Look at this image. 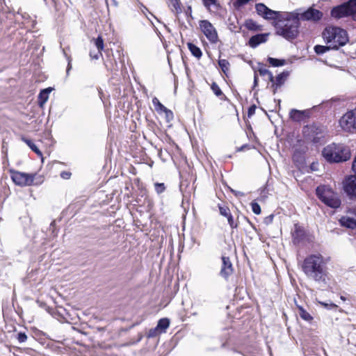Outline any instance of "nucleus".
Wrapping results in <instances>:
<instances>
[{
    "label": "nucleus",
    "instance_id": "obj_17",
    "mask_svg": "<svg viewBox=\"0 0 356 356\" xmlns=\"http://www.w3.org/2000/svg\"><path fill=\"white\" fill-rule=\"evenodd\" d=\"M288 76H289V73L284 72L278 74L277 76V77L275 78V79H274V81L272 82L273 83L272 86L274 88V92L279 87H280L284 83V81L286 80V79L287 78Z\"/></svg>",
    "mask_w": 356,
    "mask_h": 356
},
{
    "label": "nucleus",
    "instance_id": "obj_44",
    "mask_svg": "<svg viewBox=\"0 0 356 356\" xmlns=\"http://www.w3.org/2000/svg\"><path fill=\"white\" fill-rule=\"evenodd\" d=\"M341 299L342 300H345V298H344L343 296H341Z\"/></svg>",
    "mask_w": 356,
    "mask_h": 356
},
{
    "label": "nucleus",
    "instance_id": "obj_14",
    "mask_svg": "<svg viewBox=\"0 0 356 356\" xmlns=\"http://www.w3.org/2000/svg\"><path fill=\"white\" fill-rule=\"evenodd\" d=\"M331 15L332 17L335 18H341L343 17L348 16L349 13L346 4H343L339 6L334 8L331 12Z\"/></svg>",
    "mask_w": 356,
    "mask_h": 356
},
{
    "label": "nucleus",
    "instance_id": "obj_35",
    "mask_svg": "<svg viewBox=\"0 0 356 356\" xmlns=\"http://www.w3.org/2000/svg\"><path fill=\"white\" fill-rule=\"evenodd\" d=\"M165 186L163 184L156 183L155 184V190L157 193L160 194L165 191Z\"/></svg>",
    "mask_w": 356,
    "mask_h": 356
},
{
    "label": "nucleus",
    "instance_id": "obj_25",
    "mask_svg": "<svg viewBox=\"0 0 356 356\" xmlns=\"http://www.w3.org/2000/svg\"><path fill=\"white\" fill-rule=\"evenodd\" d=\"M169 6H170L172 11L179 13L181 11V5L179 0H168Z\"/></svg>",
    "mask_w": 356,
    "mask_h": 356
},
{
    "label": "nucleus",
    "instance_id": "obj_19",
    "mask_svg": "<svg viewBox=\"0 0 356 356\" xmlns=\"http://www.w3.org/2000/svg\"><path fill=\"white\" fill-rule=\"evenodd\" d=\"M298 314L302 319L305 321L310 322L313 320L312 315L307 312L302 307L298 306Z\"/></svg>",
    "mask_w": 356,
    "mask_h": 356
},
{
    "label": "nucleus",
    "instance_id": "obj_41",
    "mask_svg": "<svg viewBox=\"0 0 356 356\" xmlns=\"http://www.w3.org/2000/svg\"><path fill=\"white\" fill-rule=\"evenodd\" d=\"M352 170L355 174H356V156L353 159V163H352Z\"/></svg>",
    "mask_w": 356,
    "mask_h": 356
},
{
    "label": "nucleus",
    "instance_id": "obj_20",
    "mask_svg": "<svg viewBox=\"0 0 356 356\" xmlns=\"http://www.w3.org/2000/svg\"><path fill=\"white\" fill-rule=\"evenodd\" d=\"M349 15H352L353 17L356 19V0H350L346 3Z\"/></svg>",
    "mask_w": 356,
    "mask_h": 356
},
{
    "label": "nucleus",
    "instance_id": "obj_45",
    "mask_svg": "<svg viewBox=\"0 0 356 356\" xmlns=\"http://www.w3.org/2000/svg\"><path fill=\"white\" fill-rule=\"evenodd\" d=\"M70 63L69 62V63H68V66H70ZM70 67H68V70H70Z\"/></svg>",
    "mask_w": 356,
    "mask_h": 356
},
{
    "label": "nucleus",
    "instance_id": "obj_22",
    "mask_svg": "<svg viewBox=\"0 0 356 356\" xmlns=\"http://www.w3.org/2000/svg\"><path fill=\"white\" fill-rule=\"evenodd\" d=\"M22 140L38 156L42 158V154L41 151L31 140L26 138H22Z\"/></svg>",
    "mask_w": 356,
    "mask_h": 356
},
{
    "label": "nucleus",
    "instance_id": "obj_5",
    "mask_svg": "<svg viewBox=\"0 0 356 356\" xmlns=\"http://www.w3.org/2000/svg\"><path fill=\"white\" fill-rule=\"evenodd\" d=\"M9 172L14 184L21 187L40 185L44 181V177L38 173H26L13 169L9 170Z\"/></svg>",
    "mask_w": 356,
    "mask_h": 356
},
{
    "label": "nucleus",
    "instance_id": "obj_37",
    "mask_svg": "<svg viewBox=\"0 0 356 356\" xmlns=\"http://www.w3.org/2000/svg\"><path fill=\"white\" fill-rule=\"evenodd\" d=\"M163 113H165V118L168 121H170L171 120H172L173 113L170 110L166 108V110L163 111Z\"/></svg>",
    "mask_w": 356,
    "mask_h": 356
},
{
    "label": "nucleus",
    "instance_id": "obj_6",
    "mask_svg": "<svg viewBox=\"0 0 356 356\" xmlns=\"http://www.w3.org/2000/svg\"><path fill=\"white\" fill-rule=\"evenodd\" d=\"M318 198L325 205L332 209H337L341 202L338 194L329 186L321 185L316 189Z\"/></svg>",
    "mask_w": 356,
    "mask_h": 356
},
{
    "label": "nucleus",
    "instance_id": "obj_10",
    "mask_svg": "<svg viewBox=\"0 0 356 356\" xmlns=\"http://www.w3.org/2000/svg\"><path fill=\"white\" fill-rule=\"evenodd\" d=\"M343 191L350 197H356V174L349 175L342 182Z\"/></svg>",
    "mask_w": 356,
    "mask_h": 356
},
{
    "label": "nucleus",
    "instance_id": "obj_15",
    "mask_svg": "<svg viewBox=\"0 0 356 356\" xmlns=\"http://www.w3.org/2000/svg\"><path fill=\"white\" fill-rule=\"evenodd\" d=\"M222 259L223 265L221 269V274L225 277H227L232 272V265L228 257H222Z\"/></svg>",
    "mask_w": 356,
    "mask_h": 356
},
{
    "label": "nucleus",
    "instance_id": "obj_27",
    "mask_svg": "<svg viewBox=\"0 0 356 356\" xmlns=\"http://www.w3.org/2000/svg\"><path fill=\"white\" fill-rule=\"evenodd\" d=\"M268 60L269 63L273 67L283 66L286 63L284 60H280L270 57L268 58Z\"/></svg>",
    "mask_w": 356,
    "mask_h": 356
},
{
    "label": "nucleus",
    "instance_id": "obj_8",
    "mask_svg": "<svg viewBox=\"0 0 356 356\" xmlns=\"http://www.w3.org/2000/svg\"><path fill=\"white\" fill-rule=\"evenodd\" d=\"M199 29L207 39L212 44H216L219 39L216 29L207 19L199 21Z\"/></svg>",
    "mask_w": 356,
    "mask_h": 356
},
{
    "label": "nucleus",
    "instance_id": "obj_3",
    "mask_svg": "<svg viewBox=\"0 0 356 356\" xmlns=\"http://www.w3.org/2000/svg\"><path fill=\"white\" fill-rule=\"evenodd\" d=\"M323 38L332 49L344 46L349 40L346 31L337 26L325 28L323 32Z\"/></svg>",
    "mask_w": 356,
    "mask_h": 356
},
{
    "label": "nucleus",
    "instance_id": "obj_16",
    "mask_svg": "<svg viewBox=\"0 0 356 356\" xmlns=\"http://www.w3.org/2000/svg\"><path fill=\"white\" fill-rule=\"evenodd\" d=\"M170 325V321L168 318H161L159 321L157 326L154 329L155 334L165 332Z\"/></svg>",
    "mask_w": 356,
    "mask_h": 356
},
{
    "label": "nucleus",
    "instance_id": "obj_13",
    "mask_svg": "<svg viewBox=\"0 0 356 356\" xmlns=\"http://www.w3.org/2000/svg\"><path fill=\"white\" fill-rule=\"evenodd\" d=\"M269 35L270 33H261L254 35L250 38L248 44L251 47L255 48L259 44L266 42Z\"/></svg>",
    "mask_w": 356,
    "mask_h": 356
},
{
    "label": "nucleus",
    "instance_id": "obj_30",
    "mask_svg": "<svg viewBox=\"0 0 356 356\" xmlns=\"http://www.w3.org/2000/svg\"><path fill=\"white\" fill-rule=\"evenodd\" d=\"M220 67L224 72H226L229 70V63L225 59L220 60L218 62Z\"/></svg>",
    "mask_w": 356,
    "mask_h": 356
},
{
    "label": "nucleus",
    "instance_id": "obj_39",
    "mask_svg": "<svg viewBox=\"0 0 356 356\" xmlns=\"http://www.w3.org/2000/svg\"><path fill=\"white\" fill-rule=\"evenodd\" d=\"M228 222L232 227H236L234 222V219L231 213L227 217Z\"/></svg>",
    "mask_w": 356,
    "mask_h": 356
},
{
    "label": "nucleus",
    "instance_id": "obj_36",
    "mask_svg": "<svg viewBox=\"0 0 356 356\" xmlns=\"http://www.w3.org/2000/svg\"><path fill=\"white\" fill-rule=\"evenodd\" d=\"M204 5L208 8L210 9L211 6L216 5V0H202Z\"/></svg>",
    "mask_w": 356,
    "mask_h": 356
},
{
    "label": "nucleus",
    "instance_id": "obj_21",
    "mask_svg": "<svg viewBox=\"0 0 356 356\" xmlns=\"http://www.w3.org/2000/svg\"><path fill=\"white\" fill-rule=\"evenodd\" d=\"M187 46H188L190 51L191 52V54L195 57H196L197 58H200L202 56V51H201V49L198 47H197L196 45L193 44L191 42H188L187 44Z\"/></svg>",
    "mask_w": 356,
    "mask_h": 356
},
{
    "label": "nucleus",
    "instance_id": "obj_34",
    "mask_svg": "<svg viewBox=\"0 0 356 356\" xmlns=\"http://www.w3.org/2000/svg\"><path fill=\"white\" fill-rule=\"evenodd\" d=\"M318 304L321 305V306L327 308V309H335L337 307V305L334 304V303H325V302H321V301H318Z\"/></svg>",
    "mask_w": 356,
    "mask_h": 356
},
{
    "label": "nucleus",
    "instance_id": "obj_42",
    "mask_svg": "<svg viewBox=\"0 0 356 356\" xmlns=\"http://www.w3.org/2000/svg\"><path fill=\"white\" fill-rule=\"evenodd\" d=\"M90 57H91L92 58L98 59V58H99V56H101V55H102V53L100 52V54H99V51H98V52H97V54H92V53H90Z\"/></svg>",
    "mask_w": 356,
    "mask_h": 356
},
{
    "label": "nucleus",
    "instance_id": "obj_24",
    "mask_svg": "<svg viewBox=\"0 0 356 356\" xmlns=\"http://www.w3.org/2000/svg\"><path fill=\"white\" fill-rule=\"evenodd\" d=\"M152 104L154 106V108L155 110L159 113H163L164 111L166 110V107H165L160 102L159 100L156 98V97H154L152 99Z\"/></svg>",
    "mask_w": 356,
    "mask_h": 356
},
{
    "label": "nucleus",
    "instance_id": "obj_1",
    "mask_svg": "<svg viewBox=\"0 0 356 356\" xmlns=\"http://www.w3.org/2000/svg\"><path fill=\"white\" fill-rule=\"evenodd\" d=\"M299 15L298 11L282 13L275 23L276 34L286 40H292L298 34Z\"/></svg>",
    "mask_w": 356,
    "mask_h": 356
},
{
    "label": "nucleus",
    "instance_id": "obj_28",
    "mask_svg": "<svg viewBox=\"0 0 356 356\" xmlns=\"http://www.w3.org/2000/svg\"><path fill=\"white\" fill-rule=\"evenodd\" d=\"M330 45L323 46V45H316L314 47V51L317 54H323L327 52L329 49H330Z\"/></svg>",
    "mask_w": 356,
    "mask_h": 356
},
{
    "label": "nucleus",
    "instance_id": "obj_26",
    "mask_svg": "<svg viewBox=\"0 0 356 356\" xmlns=\"http://www.w3.org/2000/svg\"><path fill=\"white\" fill-rule=\"evenodd\" d=\"M258 72H259V74L261 75V76H266V75L268 76V78L270 80V81H271V82L274 81V76H273V75L266 68H265V67H260L258 70Z\"/></svg>",
    "mask_w": 356,
    "mask_h": 356
},
{
    "label": "nucleus",
    "instance_id": "obj_18",
    "mask_svg": "<svg viewBox=\"0 0 356 356\" xmlns=\"http://www.w3.org/2000/svg\"><path fill=\"white\" fill-rule=\"evenodd\" d=\"M51 88H47L42 90L38 95V104L40 106L42 107L49 99V95L51 92Z\"/></svg>",
    "mask_w": 356,
    "mask_h": 356
},
{
    "label": "nucleus",
    "instance_id": "obj_7",
    "mask_svg": "<svg viewBox=\"0 0 356 356\" xmlns=\"http://www.w3.org/2000/svg\"><path fill=\"white\" fill-rule=\"evenodd\" d=\"M339 127L345 134H356V107L347 111L340 118Z\"/></svg>",
    "mask_w": 356,
    "mask_h": 356
},
{
    "label": "nucleus",
    "instance_id": "obj_40",
    "mask_svg": "<svg viewBox=\"0 0 356 356\" xmlns=\"http://www.w3.org/2000/svg\"><path fill=\"white\" fill-rule=\"evenodd\" d=\"M60 176L62 178L65 179H67L70 177L71 176V173L69 172H63L61 174H60Z\"/></svg>",
    "mask_w": 356,
    "mask_h": 356
},
{
    "label": "nucleus",
    "instance_id": "obj_46",
    "mask_svg": "<svg viewBox=\"0 0 356 356\" xmlns=\"http://www.w3.org/2000/svg\"><path fill=\"white\" fill-rule=\"evenodd\" d=\"M355 348H356V343H355Z\"/></svg>",
    "mask_w": 356,
    "mask_h": 356
},
{
    "label": "nucleus",
    "instance_id": "obj_12",
    "mask_svg": "<svg viewBox=\"0 0 356 356\" xmlns=\"http://www.w3.org/2000/svg\"><path fill=\"white\" fill-rule=\"evenodd\" d=\"M297 11L300 13L299 20L302 19L316 21L319 20L323 16L321 12L313 8H309L307 10L302 13H300L298 10Z\"/></svg>",
    "mask_w": 356,
    "mask_h": 356
},
{
    "label": "nucleus",
    "instance_id": "obj_2",
    "mask_svg": "<svg viewBox=\"0 0 356 356\" xmlns=\"http://www.w3.org/2000/svg\"><path fill=\"white\" fill-rule=\"evenodd\" d=\"M350 151L343 144L331 143L322 150L323 157L329 163L346 161L350 158Z\"/></svg>",
    "mask_w": 356,
    "mask_h": 356
},
{
    "label": "nucleus",
    "instance_id": "obj_31",
    "mask_svg": "<svg viewBox=\"0 0 356 356\" xmlns=\"http://www.w3.org/2000/svg\"><path fill=\"white\" fill-rule=\"evenodd\" d=\"M251 207L254 213L257 215H259L261 213V207L257 202H252L251 203Z\"/></svg>",
    "mask_w": 356,
    "mask_h": 356
},
{
    "label": "nucleus",
    "instance_id": "obj_33",
    "mask_svg": "<svg viewBox=\"0 0 356 356\" xmlns=\"http://www.w3.org/2000/svg\"><path fill=\"white\" fill-rule=\"evenodd\" d=\"M219 210L220 213L225 217H227L230 214V211L227 207H220Z\"/></svg>",
    "mask_w": 356,
    "mask_h": 356
},
{
    "label": "nucleus",
    "instance_id": "obj_29",
    "mask_svg": "<svg viewBox=\"0 0 356 356\" xmlns=\"http://www.w3.org/2000/svg\"><path fill=\"white\" fill-rule=\"evenodd\" d=\"M95 44L97 47L99 53L100 54V51H102L104 49V41L102 38L99 36L97 39H95Z\"/></svg>",
    "mask_w": 356,
    "mask_h": 356
},
{
    "label": "nucleus",
    "instance_id": "obj_4",
    "mask_svg": "<svg viewBox=\"0 0 356 356\" xmlns=\"http://www.w3.org/2000/svg\"><path fill=\"white\" fill-rule=\"evenodd\" d=\"M323 259L321 255H311L305 259L303 271L310 278L321 280L323 277Z\"/></svg>",
    "mask_w": 356,
    "mask_h": 356
},
{
    "label": "nucleus",
    "instance_id": "obj_43",
    "mask_svg": "<svg viewBox=\"0 0 356 356\" xmlns=\"http://www.w3.org/2000/svg\"><path fill=\"white\" fill-rule=\"evenodd\" d=\"M258 83V77L257 75L255 74L254 77V86H256Z\"/></svg>",
    "mask_w": 356,
    "mask_h": 356
},
{
    "label": "nucleus",
    "instance_id": "obj_23",
    "mask_svg": "<svg viewBox=\"0 0 356 356\" xmlns=\"http://www.w3.org/2000/svg\"><path fill=\"white\" fill-rule=\"evenodd\" d=\"M244 26L248 29L251 31H259L261 30V26L257 25L255 22L252 19H247L245 22Z\"/></svg>",
    "mask_w": 356,
    "mask_h": 356
},
{
    "label": "nucleus",
    "instance_id": "obj_11",
    "mask_svg": "<svg viewBox=\"0 0 356 356\" xmlns=\"http://www.w3.org/2000/svg\"><path fill=\"white\" fill-rule=\"evenodd\" d=\"M255 8L258 15L267 19H274L278 17L282 13L276 12L268 8L264 3H257Z\"/></svg>",
    "mask_w": 356,
    "mask_h": 356
},
{
    "label": "nucleus",
    "instance_id": "obj_32",
    "mask_svg": "<svg viewBox=\"0 0 356 356\" xmlns=\"http://www.w3.org/2000/svg\"><path fill=\"white\" fill-rule=\"evenodd\" d=\"M211 90L215 93V95L216 96H218V97H219V96L222 95V92L220 88H219V86L216 83H212V85H211Z\"/></svg>",
    "mask_w": 356,
    "mask_h": 356
},
{
    "label": "nucleus",
    "instance_id": "obj_38",
    "mask_svg": "<svg viewBox=\"0 0 356 356\" xmlns=\"http://www.w3.org/2000/svg\"><path fill=\"white\" fill-rule=\"evenodd\" d=\"M27 339L26 335L24 333H19L17 334V339L20 343L24 342Z\"/></svg>",
    "mask_w": 356,
    "mask_h": 356
},
{
    "label": "nucleus",
    "instance_id": "obj_9",
    "mask_svg": "<svg viewBox=\"0 0 356 356\" xmlns=\"http://www.w3.org/2000/svg\"><path fill=\"white\" fill-rule=\"evenodd\" d=\"M341 226L354 229L356 227V208L350 207L347 210L346 214L339 219Z\"/></svg>",
    "mask_w": 356,
    "mask_h": 356
}]
</instances>
